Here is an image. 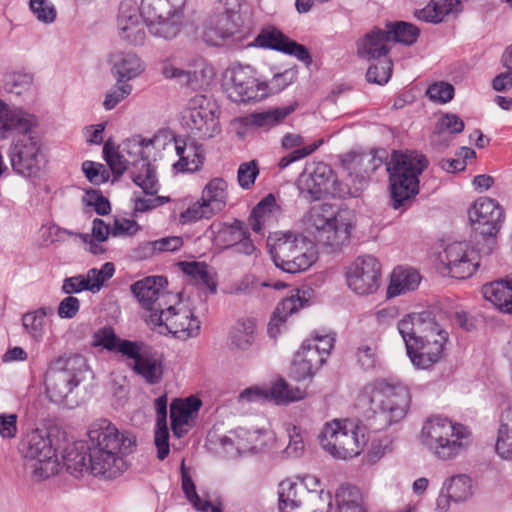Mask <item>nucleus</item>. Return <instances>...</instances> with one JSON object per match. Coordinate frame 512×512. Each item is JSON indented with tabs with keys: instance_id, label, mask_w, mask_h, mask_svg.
Listing matches in <instances>:
<instances>
[{
	"instance_id": "28",
	"label": "nucleus",
	"mask_w": 512,
	"mask_h": 512,
	"mask_svg": "<svg viewBox=\"0 0 512 512\" xmlns=\"http://www.w3.org/2000/svg\"><path fill=\"white\" fill-rule=\"evenodd\" d=\"M36 126L37 119L34 115L21 109L10 110L0 100V138H9L15 132H27Z\"/></svg>"
},
{
	"instance_id": "1",
	"label": "nucleus",
	"mask_w": 512,
	"mask_h": 512,
	"mask_svg": "<svg viewBox=\"0 0 512 512\" xmlns=\"http://www.w3.org/2000/svg\"><path fill=\"white\" fill-rule=\"evenodd\" d=\"M88 441L68 448L64 461L68 470L89 472L104 479L120 476L126 469L124 457L132 453L135 438L120 433L108 419L95 420L88 429Z\"/></svg>"
},
{
	"instance_id": "12",
	"label": "nucleus",
	"mask_w": 512,
	"mask_h": 512,
	"mask_svg": "<svg viewBox=\"0 0 512 512\" xmlns=\"http://www.w3.org/2000/svg\"><path fill=\"white\" fill-rule=\"evenodd\" d=\"M159 137L143 139L141 136H133L121 144V151L132 161L131 177L133 182L145 192L153 194L159 191V183L156 171L149 161L151 149L155 148Z\"/></svg>"
},
{
	"instance_id": "21",
	"label": "nucleus",
	"mask_w": 512,
	"mask_h": 512,
	"mask_svg": "<svg viewBox=\"0 0 512 512\" xmlns=\"http://www.w3.org/2000/svg\"><path fill=\"white\" fill-rule=\"evenodd\" d=\"M121 354L133 360L131 369L146 383L155 385L161 382L164 370L161 355L145 348L141 342L124 343L121 347Z\"/></svg>"
},
{
	"instance_id": "57",
	"label": "nucleus",
	"mask_w": 512,
	"mask_h": 512,
	"mask_svg": "<svg viewBox=\"0 0 512 512\" xmlns=\"http://www.w3.org/2000/svg\"><path fill=\"white\" fill-rule=\"evenodd\" d=\"M132 91V86L127 84L126 82H117L105 96V100L103 102V106L106 110H112L115 108L121 101L127 98Z\"/></svg>"
},
{
	"instance_id": "64",
	"label": "nucleus",
	"mask_w": 512,
	"mask_h": 512,
	"mask_svg": "<svg viewBox=\"0 0 512 512\" xmlns=\"http://www.w3.org/2000/svg\"><path fill=\"white\" fill-rule=\"evenodd\" d=\"M259 173L256 162L250 161L246 163H242L238 169V182L239 185L244 188H250Z\"/></svg>"
},
{
	"instance_id": "53",
	"label": "nucleus",
	"mask_w": 512,
	"mask_h": 512,
	"mask_svg": "<svg viewBox=\"0 0 512 512\" xmlns=\"http://www.w3.org/2000/svg\"><path fill=\"white\" fill-rule=\"evenodd\" d=\"M29 6L39 22L51 24L56 20V8L49 0H30Z\"/></svg>"
},
{
	"instance_id": "10",
	"label": "nucleus",
	"mask_w": 512,
	"mask_h": 512,
	"mask_svg": "<svg viewBox=\"0 0 512 512\" xmlns=\"http://www.w3.org/2000/svg\"><path fill=\"white\" fill-rule=\"evenodd\" d=\"M469 222L477 239L479 253L491 255L497 247V234L504 222V210L493 199L481 197L468 210Z\"/></svg>"
},
{
	"instance_id": "38",
	"label": "nucleus",
	"mask_w": 512,
	"mask_h": 512,
	"mask_svg": "<svg viewBox=\"0 0 512 512\" xmlns=\"http://www.w3.org/2000/svg\"><path fill=\"white\" fill-rule=\"evenodd\" d=\"M182 14L163 17L162 19H144L151 35L163 39H172L178 35L182 27Z\"/></svg>"
},
{
	"instance_id": "59",
	"label": "nucleus",
	"mask_w": 512,
	"mask_h": 512,
	"mask_svg": "<svg viewBox=\"0 0 512 512\" xmlns=\"http://www.w3.org/2000/svg\"><path fill=\"white\" fill-rule=\"evenodd\" d=\"M426 95L431 101L444 104L453 99L454 87L447 82H436L427 88Z\"/></svg>"
},
{
	"instance_id": "47",
	"label": "nucleus",
	"mask_w": 512,
	"mask_h": 512,
	"mask_svg": "<svg viewBox=\"0 0 512 512\" xmlns=\"http://www.w3.org/2000/svg\"><path fill=\"white\" fill-rule=\"evenodd\" d=\"M181 486L182 490L188 499V501L192 504V506L200 512H208L211 507V503L209 501H203L200 499L199 495L196 492L195 485L190 477L189 473L185 468V461L182 460L181 463Z\"/></svg>"
},
{
	"instance_id": "60",
	"label": "nucleus",
	"mask_w": 512,
	"mask_h": 512,
	"mask_svg": "<svg viewBox=\"0 0 512 512\" xmlns=\"http://www.w3.org/2000/svg\"><path fill=\"white\" fill-rule=\"evenodd\" d=\"M32 83V76L26 73L12 72L5 75V88L12 93L21 94Z\"/></svg>"
},
{
	"instance_id": "43",
	"label": "nucleus",
	"mask_w": 512,
	"mask_h": 512,
	"mask_svg": "<svg viewBox=\"0 0 512 512\" xmlns=\"http://www.w3.org/2000/svg\"><path fill=\"white\" fill-rule=\"evenodd\" d=\"M269 401L277 404L297 401L304 398L305 392L298 387H291L284 380H278L269 389Z\"/></svg>"
},
{
	"instance_id": "50",
	"label": "nucleus",
	"mask_w": 512,
	"mask_h": 512,
	"mask_svg": "<svg viewBox=\"0 0 512 512\" xmlns=\"http://www.w3.org/2000/svg\"><path fill=\"white\" fill-rule=\"evenodd\" d=\"M244 230L243 223L236 220L233 224L224 226L218 231L215 242L225 248H234L235 244L243 239Z\"/></svg>"
},
{
	"instance_id": "30",
	"label": "nucleus",
	"mask_w": 512,
	"mask_h": 512,
	"mask_svg": "<svg viewBox=\"0 0 512 512\" xmlns=\"http://www.w3.org/2000/svg\"><path fill=\"white\" fill-rule=\"evenodd\" d=\"M266 432L262 430H248L239 427L233 432V437L225 436L223 445H234L239 453L258 452L266 445Z\"/></svg>"
},
{
	"instance_id": "27",
	"label": "nucleus",
	"mask_w": 512,
	"mask_h": 512,
	"mask_svg": "<svg viewBox=\"0 0 512 512\" xmlns=\"http://www.w3.org/2000/svg\"><path fill=\"white\" fill-rule=\"evenodd\" d=\"M391 39L386 29L374 28L357 42V55L365 60H380L391 49Z\"/></svg>"
},
{
	"instance_id": "63",
	"label": "nucleus",
	"mask_w": 512,
	"mask_h": 512,
	"mask_svg": "<svg viewBox=\"0 0 512 512\" xmlns=\"http://www.w3.org/2000/svg\"><path fill=\"white\" fill-rule=\"evenodd\" d=\"M306 341L315 351L319 352L320 356L324 358V361H326L334 346V338L331 335L313 333Z\"/></svg>"
},
{
	"instance_id": "32",
	"label": "nucleus",
	"mask_w": 512,
	"mask_h": 512,
	"mask_svg": "<svg viewBox=\"0 0 512 512\" xmlns=\"http://www.w3.org/2000/svg\"><path fill=\"white\" fill-rule=\"evenodd\" d=\"M483 297L504 313H512V281L498 280L482 286Z\"/></svg>"
},
{
	"instance_id": "46",
	"label": "nucleus",
	"mask_w": 512,
	"mask_h": 512,
	"mask_svg": "<svg viewBox=\"0 0 512 512\" xmlns=\"http://www.w3.org/2000/svg\"><path fill=\"white\" fill-rule=\"evenodd\" d=\"M447 496L455 501H465L472 494L471 480L467 475H457L444 484Z\"/></svg>"
},
{
	"instance_id": "15",
	"label": "nucleus",
	"mask_w": 512,
	"mask_h": 512,
	"mask_svg": "<svg viewBox=\"0 0 512 512\" xmlns=\"http://www.w3.org/2000/svg\"><path fill=\"white\" fill-rule=\"evenodd\" d=\"M487 256L479 253L477 241L475 247L466 241H454L439 253V260L449 276L463 280L471 277L480 267V260Z\"/></svg>"
},
{
	"instance_id": "24",
	"label": "nucleus",
	"mask_w": 512,
	"mask_h": 512,
	"mask_svg": "<svg viewBox=\"0 0 512 512\" xmlns=\"http://www.w3.org/2000/svg\"><path fill=\"white\" fill-rule=\"evenodd\" d=\"M256 41L261 47L274 49L295 56L298 60L307 65L312 62L310 53L305 46L289 39L276 29L263 31L258 35Z\"/></svg>"
},
{
	"instance_id": "51",
	"label": "nucleus",
	"mask_w": 512,
	"mask_h": 512,
	"mask_svg": "<svg viewBox=\"0 0 512 512\" xmlns=\"http://www.w3.org/2000/svg\"><path fill=\"white\" fill-rule=\"evenodd\" d=\"M46 313L43 309L26 313L22 318V324L29 335L36 341H40L44 335Z\"/></svg>"
},
{
	"instance_id": "8",
	"label": "nucleus",
	"mask_w": 512,
	"mask_h": 512,
	"mask_svg": "<svg viewBox=\"0 0 512 512\" xmlns=\"http://www.w3.org/2000/svg\"><path fill=\"white\" fill-rule=\"evenodd\" d=\"M23 467L26 475L40 482L59 471L56 448L45 430L35 429L27 434L22 443Z\"/></svg>"
},
{
	"instance_id": "41",
	"label": "nucleus",
	"mask_w": 512,
	"mask_h": 512,
	"mask_svg": "<svg viewBox=\"0 0 512 512\" xmlns=\"http://www.w3.org/2000/svg\"><path fill=\"white\" fill-rule=\"evenodd\" d=\"M255 322L246 319L237 322L230 331V344L234 349L246 351L255 340Z\"/></svg>"
},
{
	"instance_id": "42",
	"label": "nucleus",
	"mask_w": 512,
	"mask_h": 512,
	"mask_svg": "<svg viewBox=\"0 0 512 512\" xmlns=\"http://www.w3.org/2000/svg\"><path fill=\"white\" fill-rule=\"evenodd\" d=\"M295 110L294 105L276 108L260 113H253L248 118V123L257 127L269 128L280 123L286 116Z\"/></svg>"
},
{
	"instance_id": "23",
	"label": "nucleus",
	"mask_w": 512,
	"mask_h": 512,
	"mask_svg": "<svg viewBox=\"0 0 512 512\" xmlns=\"http://www.w3.org/2000/svg\"><path fill=\"white\" fill-rule=\"evenodd\" d=\"M145 25L141 7L139 8L132 0L122 1L117 18L120 39L132 46L143 45L146 39Z\"/></svg>"
},
{
	"instance_id": "33",
	"label": "nucleus",
	"mask_w": 512,
	"mask_h": 512,
	"mask_svg": "<svg viewBox=\"0 0 512 512\" xmlns=\"http://www.w3.org/2000/svg\"><path fill=\"white\" fill-rule=\"evenodd\" d=\"M174 148L179 160L173 164V167L180 172L197 171L203 163V155L200 147L189 144L184 141L174 140Z\"/></svg>"
},
{
	"instance_id": "14",
	"label": "nucleus",
	"mask_w": 512,
	"mask_h": 512,
	"mask_svg": "<svg viewBox=\"0 0 512 512\" xmlns=\"http://www.w3.org/2000/svg\"><path fill=\"white\" fill-rule=\"evenodd\" d=\"M178 301L172 302V307L161 313H153L145 317V322L161 334L171 333L175 337L186 340L195 337L200 332V321L186 307H177Z\"/></svg>"
},
{
	"instance_id": "9",
	"label": "nucleus",
	"mask_w": 512,
	"mask_h": 512,
	"mask_svg": "<svg viewBox=\"0 0 512 512\" xmlns=\"http://www.w3.org/2000/svg\"><path fill=\"white\" fill-rule=\"evenodd\" d=\"M311 233L319 243L336 251L347 244L351 235V222L347 213H335L329 204L313 207L308 214Z\"/></svg>"
},
{
	"instance_id": "20",
	"label": "nucleus",
	"mask_w": 512,
	"mask_h": 512,
	"mask_svg": "<svg viewBox=\"0 0 512 512\" xmlns=\"http://www.w3.org/2000/svg\"><path fill=\"white\" fill-rule=\"evenodd\" d=\"M239 8V0H225L224 4L207 19L203 32L204 41L218 46L233 36L239 26Z\"/></svg>"
},
{
	"instance_id": "56",
	"label": "nucleus",
	"mask_w": 512,
	"mask_h": 512,
	"mask_svg": "<svg viewBox=\"0 0 512 512\" xmlns=\"http://www.w3.org/2000/svg\"><path fill=\"white\" fill-rule=\"evenodd\" d=\"M426 317V321L423 325L425 332L420 333L417 340L419 341H434L439 340V337L444 338V344L448 341V332L443 329L435 320V317L429 312Z\"/></svg>"
},
{
	"instance_id": "18",
	"label": "nucleus",
	"mask_w": 512,
	"mask_h": 512,
	"mask_svg": "<svg viewBox=\"0 0 512 512\" xmlns=\"http://www.w3.org/2000/svg\"><path fill=\"white\" fill-rule=\"evenodd\" d=\"M167 279L163 276H148L131 285L132 294L147 315L161 313L164 309L172 307L177 295L166 291Z\"/></svg>"
},
{
	"instance_id": "44",
	"label": "nucleus",
	"mask_w": 512,
	"mask_h": 512,
	"mask_svg": "<svg viewBox=\"0 0 512 512\" xmlns=\"http://www.w3.org/2000/svg\"><path fill=\"white\" fill-rule=\"evenodd\" d=\"M338 512H366L361 503L359 490L352 486H342L336 493Z\"/></svg>"
},
{
	"instance_id": "5",
	"label": "nucleus",
	"mask_w": 512,
	"mask_h": 512,
	"mask_svg": "<svg viewBox=\"0 0 512 512\" xmlns=\"http://www.w3.org/2000/svg\"><path fill=\"white\" fill-rule=\"evenodd\" d=\"M428 161L416 152L394 155L388 165L391 190V206L406 208L419 192V175L426 169Z\"/></svg>"
},
{
	"instance_id": "11",
	"label": "nucleus",
	"mask_w": 512,
	"mask_h": 512,
	"mask_svg": "<svg viewBox=\"0 0 512 512\" xmlns=\"http://www.w3.org/2000/svg\"><path fill=\"white\" fill-rule=\"evenodd\" d=\"M282 86L269 87L266 82H259L250 66L233 65L226 69L223 78V89L233 102L250 103L265 99L269 94L280 91Z\"/></svg>"
},
{
	"instance_id": "13",
	"label": "nucleus",
	"mask_w": 512,
	"mask_h": 512,
	"mask_svg": "<svg viewBox=\"0 0 512 512\" xmlns=\"http://www.w3.org/2000/svg\"><path fill=\"white\" fill-rule=\"evenodd\" d=\"M34 129L11 134L13 140L7 151L13 172L25 178L37 176L45 162L42 143Z\"/></svg>"
},
{
	"instance_id": "55",
	"label": "nucleus",
	"mask_w": 512,
	"mask_h": 512,
	"mask_svg": "<svg viewBox=\"0 0 512 512\" xmlns=\"http://www.w3.org/2000/svg\"><path fill=\"white\" fill-rule=\"evenodd\" d=\"M392 74V62L388 59L379 61L378 64L369 66L366 78L370 83L385 84L388 82Z\"/></svg>"
},
{
	"instance_id": "48",
	"label": "nucleus",
	"mask_w": 512,
	"mask_h": 512,
	"mask_svg": "<svg viewBox=\"0 0 512 512\" xmlns=\"http://www.w3.org/2000/svg\"><path fill=\"white\" fill-rule=\"evenodd\" d=\"M298 484L291 481H283L280 484L279 491V509L281 512H292L301 504L298 497Z\"/></svg>"
},
{
	"instance_id": "6",
	"label": "nucleus",
	"mask_w": 512,
	"mask_h": 512,
	"mask_svg": "<svg viewBox=\"0 0 512 512\" xmlns=\"http://www.w3.org/2000/svg\"><path fill=\"white\" fill-rule=\"evenodd\" d=\"M267 242L273 263L286 273L306 271L317 260L315 245L303 235L276 232Z\"/></svg>"
},
{
	"instance_id": "58",
	"label": "nucleus",
	"mask_w": 512,
	"mask_h": 512,
	"mask_svg": "<svg viewBox=\"0 0 512 512\" xmlns=\"http://www.w3.org/2000/svg\"><path fill=\"white\" fill-rule=\"evenodd\" d=\"M191 418L192 416L188 412L179 409L175 404H170L171 428L176 437L180 438L187 433V426Z\"/></svg>"
},
{
	"instance_id": "54",
	"label": "nucleus",
	"mask_w": 512,
	"mask_h": 512,
	"mask_svg": "<svg viewBox=\"0 0 512 512\" xmlns=\"http://www.w3.org/2000/svg\"><path fill=\"white\" fill-rule=\"evenodd\" d=\"M183 272L190 276L197 283L208 286L212 292L216 291V286L212 282L210 275L207 272V266L204 263L191 262L182 263Z\"/></svg>"
},
{
	"instance_id": "19",
	"label": "nucleus",
	"mask_w": 512,
	"mask_h": 512,
	"mask_svg": "<svg viewBox=\"0 0 512 512\" xmlns=\"http://www.w3.org/2000/svg\"><path fill=\"white\" fill-rule=\"evenodd\" d=\"M186 124L191 133L200 139H209L221 130L218 107L215 102L205 95H196L189 100Z\"/></svg>"
},
{
	"instance_id": "52",
	"label": "nucleus",
	"mask_w": 512,
	"mask_h": 512,
	"mask_svg": "<svg viewBox=\"0 0 512 512\" xmlns=\"http://www.w3.org/2000/svg\"><path fill=\"white\" fill-rule=\"evenodd\" d=\"M124 343H135L134 341L124 340L117 337L114 330L110 327H105L98 330L94 334V345L102 346L108 351H117L121 353V347Z\"/></svg>"
},
{
	"instance_id": "7",
	"label": "nucleus",
	"mask_w": 512,
	"mask_h": 512,
	"mask_svg": "<svg viewBox=\"0 0 512 512\" xmlns=\"http://www.w3.org/2000/svg\"><path fill=\"white\" fill-rule=\"evenodd\" d=\"M318 438L323 450L342 460L358 456L368 442L366 427L348 419L327 422Z\"/></svg>"
},
{
	"instance_id": "49",
	"label": "nucleus",
	"mask_w": 512,
	"mask_h": 512,
	"mask_svg": "<svg viewBox=\"0 0 512 512\" xmlns=\"http://www.w3.org/2000/svg\"><path fill=\"white\" fill-rule=\"evenodd\" d=\"M114 272V264L111 262H106L100 269H89L84 276V280L88 282L89 291L92 293L99 292L104 283L114 275Z\"/></svg>"
},
{
	"instance_id": "62",
	"label": "nucleus",
	"mask_w": 512,
	"mask_h": 512,
	"mask_svg": "<svg viewBox=\"0 0 512 512\" xmlns=\"http://www.w3.org/2000/svg\"><path fill=\"white\" fill-rule=\"evenodd\" d=\"M279 211L280 207L276 203L275 196L268 194L255 206L252 215L268 221L271 216L277 214Z\"/></svg>"
},
{
	"instance_id": "26",
	"label": "nucleus",
	"mask_w": 512,
	"mask_h": 512,
	"mask_svg": "<svg viewBox=\"0 0 512 512\" xmlns=\"http://www.w3.org/2000/svg\"><path fill=\"white\" fill-rule=\"evenodd\" d=\"M444 338L434 341H419L408 344V356L418 369H429L438 363L444 355Z\"/></svg>"
},
{
	"instance_id": "36",
	"label": "nucleus",
	"mask_w": 512,
	"mask_h": 512,
	"mask_svg": "<svg viewBox=\"0 0 512 512\" xmlns=\"http://www.w3.org/2000/svg\"><path fill=\"white\" fill-rule=\"evenodd\" d=\"M495 449L503 459H512V407H508L499 416V426Z\"/></svg>"
},
{
	"instance_id": "39",
	"label": "nucleus",
	"mask_w": 512,
	"mask_h": 512,
	"mask_svg": "<svg viewBox=\"0 0 512 512\" xmlns=\"http://www.w3.org/2000/svg\"><path fill=\"white\" fill-rule=\"evenodd\" d=\"M385 29L391 39V45L400 43L410 46L417 41L420 34L418 27L404 21L387 22Z\"/></svg>"
},
{
	"instance_id": "61",
	"label": "nucleus",
	"mask_w": 512,
	"mask_h": 512,
	"mask_svg": "<svg viewBox=\"0 0 512 512\" xmlns=\"http://www.w3.org/2000/svg\"><path fill=\"white\" fill-rule=\"evenodd\" d=\"M289 443L285 449L288 457L298 458L301 457L305 450V444L301 435L300 429L296 426L287 428Z\"/></svg>"
},
{
	"instance_id": "16",
	"label": "nucleus",
	"mask_w": 512,
	"mask_h": 512,
	"mask_svg": "<svg viewBox=\"0 0 512 512\" xmlns=\"http://www.w3.org/2000/svg\"><path fill=\"white\" fill-rule=\"evenodd\" d=\"M228 185L222 178L211 179L203 188L201 198L190 204L181 212L182 223L196 222L201 219H210L220 213L227 204Z\"/></svg>"
},
{
	"instance_id": "37",
	"label": "nucleus",
	"mask_w": 512,
	"mask_h": 512,
	"mask_svg": "<svg viewBox=\"0 0 512 512\" xmlns=\"http://www.w3.org/2000/svg\"><path fill=\"white\" fill-rule=\"evenodd\" d=\"M299 291L292 293L289 297L283 299L276 307L273 316L268 324V332L272 337H275L278 333V325L286 320V318L293 313L297 312L303 307L304 303Z\"/></svg>"
},
{
	"instance_id": "31",
	"label": "nucleus",
	"mask_w": 512,
	"mask_h": 512,
	"mask_svg": "<svg viewBox=\"0 0 512 512\" xmlns=\"http://www.w3.org/2000/svg\"><path fill=\"white\" fill-rule=\"evenodd\" d=\"M162 74L167 79H177L181 84H185L193 89L202 87L212 78V68L202 65L199 71H186L177 68L169 62H164L162 66Z\"/></svg>"
},
{
	"instance_id": "3",
	"label": "nucleus",
	"mask_w": 512,
	"mask_h": 512,
	"mask_svg": "<svg viewBox=\"0 0 512 512\" xmlns=\"http://www.w3.org/2000/svg\"><path fill=\"white\" fill-rule=\"evenodd\" d=\"M423 445L439 460H453L472 444L470 430L459 423L436 416L428 419L421 431Z\"/></svg>"
},
{
	"instance_id": "22",
	"label": "nucleus",
	"mask_w": 512,
	"mask_h": 512,
	"mask_svg": "<svg viewBox=\"0 0 512 512\" xmlns=\"http://www.w3.org/2000/svg\"><path fill=\"white\" fill-rule=\"evenodd\" d=\"M346 279L349 288L356 294H373L380 286L381 265L379 261L371 255L358 257L348 267Z\"/></svg>"
},
{
	"instance_id": "40",
	"label": "nucleus",
	"mask_w": 512,
	"mask_h": 512,
	"mask_svg": "<svg viewBox=\"0 0 512 512\" xmlns=\"http://www.w3.org/2000/svg\"><path fill=\"white\" fill-rule=\"evenodd\" d=\"M429 311L421 313H412L401 319L398 323V330L401 334L406 349L408 350V344L416 342L420 333L425 332L423 325L426 321Z\"/></svg>"
},
{
	"instance_id": "45",
	"label": "nucleus",
	"mask_w": 512,
	"mask_h": 512,
	"mask_svg": "<svg viewBox=\"0 0 512 512\" xmlns=\"http://www.w3.org/2000/svg\"><path fill=\"white\" fill-rule=\"evenodd\" d=\"M103 157L112 172L117 176L122 175L129 165L132 166V161L127 159L122 151H119L110 139L104 144Z\"/></svg>"
},
{
	"instance_id": "17",
	"label": "nucleus",
	"mask_w": 512,
	"mask_h": 512,
	"mask_svg": "<svg viewBox=\"0 0 512 512\" xmlns=\"http://www.w3.org/2000/svg\"><path fill=\"white\" fill-rule=\"evenodd\" d=\"M297 186L300 194L311 201L321 199L324 194L340 198L350 195L349 189L334 179L330 166L322 162L317 163L311 171L306 169L299 176Z\"/></svg>"
},
{
	"instance_id": "25",
	"label": "nucleus",
	"mask_w": 512,
	"mask_h": 512,
	"mask_svg": "<svg viewBox=\"0 0 512 512\" xmlns=\"http://www.w3.org/2000/svg\"><path fill=\"white\" fill-rule=\"evenodd\" d=\"M111 73L117 82H128L139 77L145 70L142 59L131 51H116L109 55Z\"/></svg>"
},
{
	"instance_id": "35",
	"label": "nucleus",
	"mask_w": 512,
	"mask_h": 512,
	"mask_svg": "<svg viewBox=\"0 0 512 512\" xmlns=\"http://www.w3.org/2000/svg\"><path fill=\"white\" fill-rule=\"evenodd\" d=\"M186 0H142L144 19H162L175 14L183 15Z\"/></svg>"
},
{
	"instance_id": "4",
	"label": "nucleus",
	"mask_w": 512,
	"mask_h": 512,
	"mask_svg": "<svg viewBox=\"0 0 512 512\" xmlns=\"http://www.w3.org/2000/svg\"><path fill=\"white\" fill-rule=\"evenodd\" d=\"M85 360L80 355L59 357L51 362L45 374V388L49 400L72 409L80 404L77 388Z\"/></svg>"
},
{
	"instance_id": "29",
	"label": "nucleus",
	"mask_w": 512,
	"mask_h": 512,
	"mask_svg": "<svg viewBox=\"0 0 512 512\" xmlns=\"http://www.w3.org/2000/svg\"><path fill=\"white\" fill-rule=\"evenodd\" d=\"M324 363V358L305 340L294 356L292 373L296 379L303 380L312 377Z\"/></svg>"
},
{
	"instance_id": "2",
	"label": "nucleus",
	"mask_w": 512,
	"mask_h": 512,
	"mask_svg": "<svg viewBox=\"0 0 512 512\" xmlns=\"http://www.w3.org/2000/svg\"><path fill=\"white\" fill-rule=\"evenodd\" d=\"M362 399L373 413L374 428L383 430L401 421L408 410L410 394L406 387L385 380H376L364 386Z\"/></svg>"
},
{
	"instance_id": "34",
	"label": "nucleus",
	"mask_w": 512,
	"mask_h": 512,
	"mask_svg": "<svg viewBox=\"0 0 512 512\" xmlns=\"http://www.w3.org/2000/svg\"><path fill=\"white\" fill-rule=\"evenodd\" d=\"M419 283L420 275L416 270L401 267L395 268L391 275L387 296L392 298L413 291Z\"/></svg>"
}]
</instances>
